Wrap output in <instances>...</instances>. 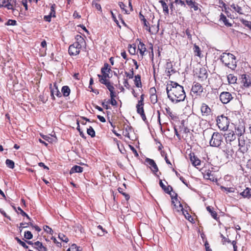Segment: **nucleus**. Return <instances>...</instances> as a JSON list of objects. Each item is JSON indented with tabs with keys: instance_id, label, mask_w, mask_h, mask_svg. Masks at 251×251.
<instances>
[{
	"instance_id": "54",
	"label": "nucleus",
	"mask_w": 251,
	"mask_h": 251,
	"mask_svg": "<svg viewBox=\"0 0 251 251\" xmlns=\"http://www.w3.org/2000/svg\"><path fill=\"white\" fill-rule=\"evenodd\" d=\"M121 189H122V188H118V191L120 193H121L123 196H124V197H125V199H126V201H128L129 199V198H130L129 195L128 194L126 193H124L123 192H121Z\"/></svg>"
},
{
	"instance_id": "44",
	"label": "nucleus",
	"mask_w": 251,
	"mask_h": 251,
	"mask_svg": "<svg viewBox=\"0 0 251 251\" xmlns=\"http://www.w3.org/2000/svg\"><path fill=\"white\" fill-rule=\"evenodd\" d=\"M24 237L26 239L30 240L32 238L33 235L30 231H26L25 232Z\"/></svg>"
},
{
	"instance_id": "14",
	"label": "nucleus",
	"mask_w": 251,
	"mask_h": 251,
	"mask_svg": "<svg viewBox=\"0 0 251 251\" xmlns=\"http://www.w3.org/2000/svg\"><path fill=\"white\" fill-rule=\"evenodd\" d=\"M144 104L137 103L136 104V107L137 113L140 115L142 120L144 122H146V121L147 120V118L144 112Z\"/></svg>"
},
{
	"instance_id": "19",
	"label": "nucleus",
	"mask_w": 251,
	"mask_h": 251,
	"mask_svg": "<svg viewBox=\"0 0 251 251\" xmlns=\"http://www.w3.org/2000/svg\"><path fill=\"white\" fill-rule=\"evenodd\" d=\"M166 114L172 120L177 121L178 119L176 114L174 113L168 106L165 107Z\"/></svg>"
},
{
	"instance_id": "31",
	"label": "nucleus",
	"mask_w": 251,
	"mask_h": 251,
	"mask_svg": "<svg viewBox=\"0 0 251 251\" xmlns=\"http://www.w3.org/2000/svg\"><path fill=\"white\" fill-rule=\"evenodd\" d=\"M138 50H139L140 54L143 56L145 52L146 51L145 45L143 43L140 42L138 45Z\"/></svg>"
},
{
	"instance_id": "15",
	"label": "nucleus",
	"mask_w": 251,
	"mask_h": 251,
	"mask_svg": "<svg viewBox=\"0 0 251 251\" xmlns=\"http://www.w3.org/2000/svg\"><path fill=\"white\" fill-rule=\"evenodd\" d=\"M236 138V135L233 131L225 134L226 142L227 144H229L231 145V142L235 141Z\"/></svg>"
},
{
	"instance_id": "41",
	"label": "nucleus",
	"mask_w": 251,
	"mask_h": 251,
	"mask_svg": "<svg viewBox=\"0 0 251 251\" xmlns=\"http://www.w3.org/2000/svg\"><path fill=\"white\" fill-rule=\"evenodd\" d=\"M125 74L126 77H128L129 79L133 78L134 76L133 69L132 68L131 69H130L129 72H125Z\"/></svg>"
},
{
	"instance_id": "8",
	"label": "nucleus",
	"mask_w": 251,
	"mask_h": 251,
	"mask_svg": "<svg viewBox=\"0 0 251 251\" xmlns=\"http://www.w3.org/2000/svg\"><path fill=\"white\" fill-rule=\"evenodd\" d=\"M50 96L53 100H55V99L54 95L58 98H60L62 96L61 93L58 89L56 83H54L53 86L51 84H50Z\"/></svg>"
},
{
	"instance_id": "59",
	"label": "nucleus",
	"mask_w": 251,
	"mask_h": 251,
	"mask_svg": "<svg viewBox=\"0 0 251 251\" xmlns=\"http://www.w3.org/2000/svg\"><path fill=\"white\" fill-rule=\"evenodd\" d=\"M107 102H110L111 104L113 106H115L117 104V102L115 100V98L111 99L110 100H109V101H107Z\"/></svg>"
},
{
	"instance_id": "62",
	"label": "nucleus",
	"mask_w": 251,
	"mask_h": 251,
	"mask_svg": "<svg viewBox=\"0 0 251 251\" xmlns=\"http://www.w3.org/2000/svg\"><path fill=\"white\" fill-rule=\"evenodd\" d=\"M51 17H52L51 16H50V15H46L44 16V19L46 21V22H50L51 21Z\"/></svg>"
},
{
	"instance_id": "45",
	"label": "nucleus",
	"mask_w": 251,
	"mask_h": 251,
	"mask_svg": "<svg viewBox=\"0 0 251 251\" xmlns=\"http://www.w3.org/2000/svg\"><path fill=\"white\" fill-rule=\"evenodd\" d=\"M97 229H100L101 230V232L97 233L98 235L99 236H102L104 234V233L106 232L105 230L100 225H99L97 227Z\"/></svg>"
},
{
	"instance_id": "32",
	"label": "nucleus",
	"mask_w": 251,
	"mask_h": 251,
	"mask_svg": "<svg viewBox=\"0 0 251 251\" xmlns=\"http://www.w3.org/2000/svg\"><path fill=\"white\" fill-rule=\"evenodd\" d=\"M227 78L228 82L230 84H235L237 81V77L232 74H229L227 75Z\"/></svg>"
},
{
	"instance_id": "7",
	"label": "nucleus",
	"mask_w": 251,
	"mask_h": 251,
	"mask_svg": "<svg viewBox=\"0 0 251 251\" xmlns=\"http://www.w3.org/2000/svg\"><path fill=\"white\" fill-rule=\"evenodd\" d=\"M172 204L174 205V210L176 212H181L183 211L184 209L181 203L177 199V194H176V196L175 197L172 196Z\"/></svg>"
},
{
	"instance_id": "26",
	"label": "nucleus",
	"mask_w": 251,
	"mask_h": 251,
	"mask_svg": "<svg viewBox=\"0 0 251 251\" xmlns=\"http://www.w3.org/2000/svg\"><path fill=\"white\" fill-rule=\"evenodd\" d=\"M159 2L161 4L162 7L163 8V11L164 14L166 15H168L169 14L168 5L163 0H159Z\"/></svg>"
},
{
	"instance_id": "60",
	"label": "nucleus",
	"mask_w": 251,
	"mask_h": 251,
	"mask_svg": "<svg viewBox=\"0 0 251 251\" xmlns=\"http://www.w3.org/2000/svg\"><path fill=\"white\" fill-rule=\"evenodd\" d=\"M129 147L131 149V150L133 151V152L134 153V155L136 156V157H138L139 156V154L136 151V150L132 146H129Z\"/></svg>"
},
{
	"instance_id": "36",
	"label": "nucleus",
	"mask_w": 251,
	"mask_h": 251,
	"mask_svg": "<svg viewBox=\"0 0 251 251\" xmlns=\"http://www.w3.org/2000/svg\"><path fill=\"white\" fill-rule=\"evenodd\" d=\"M87 133L91 137H94L95 136V131L93 128V127L91 126L87 128Z\"/></svg>"
},
{
	"instance_id": "10",
	"label": "nucleus",
	"mask_w": 251,
	"mask_h": 251,
	"mask_svg": "<svg viewBox=\"0 0 251 251\" xmlns=\"http://www.w3.org/2000/svg\"><path fill=\"white\" fill-rule=\"evenodd\" d=\"M203 87L201 84L194 82L191 89V92L196 96L200 95L203 92Z\"/></svg>"
},
{
	"instance_id": "2",
	"label": "nucleus",
	"mask_w": 251,
	"mask_h": 251,
	"mask_svg": "<svg viewBox=\"0 0 251 251\" xmlns=\"http://www.w3.org/2000/svg\"><path fill=\"white\" fill-rule=\"evenodd\" d=\"M75 39L76 41L71 45L68 49L69 53L71 56L78 55L81 49L86 46L85 40L81 35H77Z\"/></svg>"
},
{
	"instance_id": "47",
	"label": "nucleus",
	"mask_w": 251,
	"mask_h": 251,
	"mask_svg": "<svg viewBox=\"0 0 251 251\" xmlns=\"http://www.w3.org/2000/svg\"><path fill=\"white\" fill-rule=\"evenodd\" d=\"M185 2L186 4L188 5L191 8H192L193 5H195L196 3V1L193 0H186Z\"/></svg>"
},
{
	"instance_id": "21",
	"label": "nucleus",
	"mask_w": 251,
	"mask_h": 251,
	"mask_svg": "<svg viewBox=\"0 0 251 251\" xmlns=\"http://www.w3.org/2000/svg\"><path fill=\"white\" fill-rule=\"evenodd\" d=\"M108 64L107 63L104 64V67L101 68V72L102 74V77L106 78L109 77L108 73L110 72L111 69H108Z\"/></svg>"
},
{
	"instance_id": "37",
	"label": "nucleus",
	"mask_w": 251,
	"mask_h": 251,
	"mask_svg": "<svg viewBox=\"0 0 251 251\" xmlns=\"http://www.w3.org/2000/svg\"><path fill=\"white\" fill-rule=\"evenodd\" d=\"M15 239L20 245H21L25 249H28V246H27L25 243L24 241H22L19 238H18V237H15Z\"/></svg>"
},
{
	"instance_id": "56",
	"label": "nucleus",
	"mask_w": 251,
	"mask_h": 251,
	"mask_svg": "<svg viewBox=\"0 0 251 251\" xmlns=\"http://www.w3.org/2000/svg\"><path fill=\"white\" fill-rule=\"evenodd\" d=\"M191 31L189 28H187L186 30H185V33H186V35L187 36V38L189 40H192V35H191Z\"/></svg>"
},
{
	"instance_id": "46",
	"label": "nucleus",
	"mask_w": 251,
	"mask_h": 251,
	"mask_svg": "<svg viewBox=\"0 0 251 251\" xmlns=\"http://www.w3.org/2000/svg\"><path fill=\"white\" fill-rule=\"evenodd\" d=\"M182 213L186 219L189 221L193 220V218H192L191 216L188 213L187 211L183 210V211H182Z\"/></svg>"
},
{
	"instance_id": "39",
	"label": "nucleus",
	"mask_w": 251,
	"mask_h": 251,
	"mask_svg": "<svg viewBox=\"0 0 251 251\" xmlns=\"http://www.w3.org/2000/svg\"><path fill=\"white\" fill-rule=\"evenodd\" d=\"M240 21L245 26L251 29V22L248 21L244 19L240 20Z\"/></svg>"
},
{
	"instance_id": "38",
	"label": "nucleus",
	"mask_w": 251,
	"mask_h": 251,
	"mask_svg": "<svg viewBox=\"0 0 251 251\" xmlns=\"http://www.w3.org/2000/svg\"><path fill=\"white\" fill-rule=\"evenodd\" d=\"M58 238L63 242L67 243L69 241V239L68 238V237L63 233H59L58 234Z\"/></svg>"
},
{
	"instance_id": "53",
	"label": "nucleus",
	"mask_w": 251,
	"mask_h": 251,
	"mask_svg": "<svg viewBox=\"0 0 251 251\" xmlns=\"http://www.w3.org/2000/svg\"><path fill=\"white\" fill-rule=\"evenodd\" d=\"M92 5L95 6V8L98 10L101 11V7L100 4L97 3L95 1L93 0L92 1Z\"/></svg>"
},
{
	"instance_id": "64",
	"label": "nucleus",
	"mask_w": 251,
	"mask_h": 251,
	"mask_svg": "<svg viewBox=\"0 0 251 251\" xmlns=\"http://www.w3.org/2000/svg\"><path fill=\"white\" fill-rule=\"evenodd\" d=\"M231 243L233 245L234 251H237V246H236V242L235 241H232Z\"/></svg>"
},
{
	"instance_id": "23",
	"label": "nucleus",
	"mask_w": 251,
	"mask_h": 251,
	"mask_svg": "<svg viewBox=\"0 0 251 251\" xmlns=\"http://www.w3.org/2000/svg\"><path fill=\"white\" fill-rule=\"evenodd\" d=\"M159 185L162 189L166 193L171 194V191L173 190V188L171 186L166 187L165 184L163 183L162 180L159 181Z\"/></svg>"
},
{
	"instance_id": "43",
	"label": "nucleus",
	"mask_w": 251,
	"mask_h": 251,
	"mask_svg": "<svg viewBox=\"0 0 251 251\" xmlns=\"http://www.w3.org/2000/svg\"><path fill=\"white\" fill-rule=\"evenodd\" d=\"M150 98L151 102L152 104H155V103H157L158 100H157V96L156 94L151 95L150 96Z\"/></svg>"
},
{
	"instance_id": "25",
	"label": "nucleus",
	"mask_w": 251,
	"mask_h": 251,
	"mask_svg": "<svg viewBox=\"0 0 251 251\" xmlns=\"http://www.w3.org/2000/svg\"><path fill=\"white\" fill-rule=\"evenodd\" d=\"M83 168L82 167L75 165L71 168L70 173L71 174L75 173H81L83 172Z\"/></svg>"
},
{
	"instance_id": "5",
	"label": "nucleus",
	"mask_w": 251,
	"mask_h": 251,
	"mask_svg": "<svg viewBox=\"0 0 251 251\" xmlns=\"http://www.w3.org/2000/svg\"><path fill=\"white\" fill-rule=\"evenodd\" d=\"M216 121L217 125L220 129L224 131L227 129L229 124V121L227 117H226L223 115L218 116Z\"/></svg>"
},
{
	"instance_id": "50",
	"label": "nucleus",
	"mask_w": 251,
	"mask_h": 251,
	"mask_svg": "<svg viewBox=\"0 0 251 251\" xmlns=\"http://www.w3.org/2000/svg\"><path fill=\"white\" fill-rule=\"evenodd\" d=\"M98 76L99 77V78L101 77L100 79V81L101 83L105 85V84L109 82V81L106 80V78L102 77L101 75H99Z\"/></svg>"
},
{
	"instance_id": "33",
	"label": "nucleus",
	"mask_w": 251,
	"mask_h": 251,
	"mask_svg": "<svg viewBox=\"0 0 251 251\" xmlns=\"http://www.w3.org/2000/svg\"><path fill=\"white\" fill-rule=\"evenodd\" d=\"M230 6L235 11L239 14H243L242 8L239 5L233 3L230 5Z\"/></svg>"
},
{
	"instance_id": "11",
	"label": "nucleus",
	"mask_w": 251,
	"mask_h": 251,
	"mask_svg": "<svg viewBox=\"0 0 251 251\" xmlns=\"http://www.w3.org/2000/svg\"><path fill=\"white\" fill-rule=\"evenodd\" d=\"M145 163H146L147 165L150 166V168L153 173L155 174L158 171V167L153 159L146 158L145 159Z\"/></svg>"
},
{
	"instance_id": "29",
	"label": "nucleus",
	"mask_w": 251,
	"mask_h": 251,
	"mask_svg": "<svg viewBox=\"0 0 251 251\" xmlns=\"http://www.w3.org/2000/svg\"><path fill=\"white\" fill-rule=\"evenodd\" d=\"M134 84L137 87H142V82L141 80V76L139 75H137L134 76Z\"/></svg>"
},
{
	"instance_id": "35",
	"label": "nucleus",
	"mask_w": 251,
	"mask_h": 251,
	"mask_svg": "<svg viewBox=\"0 0 251 251\" xmlns=\"http://www.w3.org/2000/svg\"><path fill=\"white\" fill-rule=\"evenodd\" d=\"M55 8H56V5L55 4H51L50 6V12L49 13V15L51 16L52 17L55 18L56 17L55 15Z\"/></svg>"
},
{
	"instance_id": "4",
	"label": "nucleus",
	"mask_w": 251,
	"mask_h": 251,
	"mask_svg": "<svg viewBox=\"0 0 251 251\" xmlns=\"http://www.w3.org/2000/svg\"><path fill=\"white\" fill-rule=\"evenodd\" d=\"M238 146L239 147L238 151L244 154L246 153L251 147V140L247 137L243 136L238 138Z\"/></svg>"
},
{
	"instance_id": "16",
	"label": "nucleus",
	"mask_w": 251,
	"mask_h": 251,
	"mask_svg": "<svg viewBox=\"0 0 251 251\" xmlns=\"http://www.w3.org/2000/svg\"><path fill=\"white\" fill-rule=\"evenodd\" d=\"M190 160L193 166L197 167L201 165V161L195 155L194 153H191L189 154Z\"/></svg>"
},
{
	"instance_id": "30",
	"label": "nucleus",
	"mask_w": 251,
	"mask_h": 251,
	"mask_svg": "<svg viewBox=\"0 0 251 251\" xmlns=\"http://www.w3.org/2000/svg\"><path fill=\"white\" fill-rule=\"evenodd\" d=\"M61 92L64 97H68L70 94V89L68 86H64L61 89Z\"/></svg>"
},
{
	"instance_id": "52",
	"label": "nucleus",
	"mask_w": 251,
	"mask_h": 251,
	"mask_svg": "<svg viewBox=\"0 0 251 251\" xmlns=\"http://www.w3.org/2000/svg\"><path fill=\"white\" fill-rule=\"evenodd\" d=\"M44 229L45 231H46V232H47V233H50V234H53V231L52 229L51 228H50V227L49 226H44Z\"/></svg>"
},
{
	"instance_id": "49",
	"label": "nucleus",
	"mask_w": 251,
	"mask_h": 251,
	"mask_svg": "<svg viewBox=\"0 0 251 251\" xmlns=\"http://www.w3.org/2000/svg\"><path fill=\"white\" fill-rule=\"evenodd\" d=\"M175 3H176V4L180 5L181 6H183L184 7H186V3H185L184 1L182 0H175Z\"/></svg>"
},
{
	"instance_id": "58",
	"label": "nucleus",
	"mask_w": 251,
	"mask_h": 251,
	"mask_svg": "<svg viewBox=\"0 0 251 251\" xmlns=\"http://www.w3.org/2000/svg\"><path fill=\"white\" fill-rule=\"evenodd\" d=\"M149 93L150 94V96L151 95H155L156 94V90L155 87H153L150 89Z\"/></svg>"
},
{
	"instance_id": "20",
	"label": "nucleus",
	"mask_w": 251,
	"mask_h": 251,
	"mask_svg": "<svg viewBox=\"0 0 251 251\" xmlns=\"http://www.w3.org/2000/svg\"><path fill=\"white\" fill-rule=\"evenodd\" d=\"M235 130L236 135H238L239 137H242V135L245 132V127L244 125H240L235 128Z\"/></svg>"
},
{
	"instance_id": "13",
	"label": "nucleus",
	"mask_w": 251,
	"mask_h": 251,
	"mask_svg": "<svg viewBox=\"0 0 251 251\" xmlns=\"http://www.w3.org/2000/svg\"><path fill=\"white\" fill-rule=\"evenodd\" d=\"M207 76L208 74L206 69L204 67L201 68L199 70L198 75L199 80L200 81H203L207 78Z\"/></svg>"
},
{
	"instance_id": "18",
	"label": "nucleus",
	"mask_w": 251,
	"mask_h": 251,
	"mask_svg": "<svg viewBox=\"0 0 251 251\" xmlns=\"http://www.w3.org/2000/svg\"><path fill=\"white\" fill-rule=\"evenodd\" d=\"M201 110L202 116H208L211 113V109L205 103H202L201 107Z\"/></svg>"
},
{
	"instance_id": "55",
	"label": "nucleus",
	"mask_w": 251,
	"mask_h": 251,
	"mask_svg": "<svg viewBox=\"0 0 251 251\" xmlns=\"http://www.w3.org/2000/svg\"><path fill=\"white\" fill-rule=\"evenodd\" d=\"M105 85L110 92L114 90V87L110 84L109 81L105 84Z\"/></svg>"
},
{
	"instance_id": "6",
	"label": "nucleus",
	"mask_w": 251,
	"mask_h": 251,
	"mask_svg": "<svg viewBox=\"0 0 251 251\" xmlns=\"http://www.w3.org/2000/svg\"><path fill=\"white\" fill-rule=\"evenodd\" d=\"M223 136L219 132H214L209 141L210 145L213 147H219L223 142Z\"/></svg>"
},
{
	"instance_id": "28",
	"label": "nucleus",
	"mask_w": 251,
	"mask_h": 251,
	"mask_svg": "<svg viewBox=\"0 0 251 251\" xmlns=\"http://www.w3.org/2000/svg\"><path fill=\"white\" fill-rule=\"evenodd\" d=\"M206 210L210 214L211 216L213 218H214L215 220H217V219L219 218L218 217L217 213L216 211L213 210V208H211V206H207Z\"/></svg>"
},
{
	"instance_id": "27",
	"label": "nucleus",
	"mask_w": 251,
	"mask_h": 251,
	"mask_svg": "<svg viewBox=\"0 0 251 251\" xmlns=\"http://www.w3.org/2000/svg\"><path fill=\"white\" fill-rule=\"evenodd\" d=\"M34 248H37L39 251H46L47 248L43 246L41 242L37 241L34 243Z\"/></svg>"
},
{
	"instance_id": "61",
	"label": "nucleus",
	"mask_w": 251,
	"mask_h": 251,
	"mask_svg": "<svg viewBox=\"0 0 251 251\" xmlns=\"http://www.w3.org/2000/svg\"><path fill=\"white\" fill-rule=\"evenodd\" d=\"M124 85L127 89H129L130 85H129L127 79H125L124 81Z\"/></svg>"
},
{
	"instance_id": "57",
	"label": "nucleus",
	"mask_w": 251,
	"mask_h": 251,
	"mask_svg": "<svg viewBox=\"0 0 251 251\" xmlns=\"http://www.w3.org/2000/svg\"><path fill=\"white\" fill-rule=\"evenodd\" d=\"M110 13L111 14L112 18L113 20V21L117 24V25L120 27V26L119 25V22L116 19V17L115 15L113 13V12L112 11H110Z\"/></svg>"
},
{
	"instance_id": "9",
	"label": "nucleus",
	"mask_w": 251,
	"mask_h": 251,
	"mask_svg": "<svg viewBox=\"0 0 251 251\" xmlns=\"http://www.w3.org/2000/svg\"><path fill=\"white\" fill-rule=\"evenodd\" d=\"M232 99L231 94L228 92H223L220 95V100L224 104L228 103Z\"/></svg>"
},
{
	"instance_id": "24",
	"label": "nucleus",
	"mask_w": 251,
	"mask_h": 251,
	"mask_svg": "<svg viewBox=\"0 0 251 251\" xmlns=\"http://www.w3.org/2000/svg\"><path fill=\"white\" fill-rule=\"evenodd\" d=\"M241 195L244 198L250 199L251 198V189L249 188H246L242 192L240 193Z\"/></svg>"
},
{
	"instance_id": "17",
	"label": "nucleus",
	"mask_w": 251,
	"mask_h": 251,
	"mask_svg": "<svg viewBox=\"0 0 251 251\" xmlns=\"http://www.w3.org/2000/svg\"><path fill=\"white\" fill-rule=\"evenodd\" d=\"M241 79V83L245 87H249L251 85V81L249 75H242Z\"/></svg>"
},
{
	"instance_id": "40",
	"label": "nucleus",
	"mask_w": 251,
	"mask_h": 251,
	"mask_svg": "<svg viewBox=\"0 0 251 251\" xmlns=\"http://www.w3.org/2000/svg\"><path fill=\"white\" fill-rule=\"evenodd\" d=\"M128 48V51L130 54H131L132 55H134L135 54L136 47L135 45L134 46H132L131 45H129Z\"/></svg>"
},
{
	"instance_id": "22",
	"label": "nucleus",
	"mask_w": 251,
	"mask_h": 251,
	"mask_svg": "<svg viewBox=\"0 0 251 251\" xmlns=\"http://www.w3.org/2000/svg\"><path fill=\"white\" fill-rule=\"evenodd\" d=\"M220 21H222L226 26L230 27L232 26V24L228 22L226 16L223 13H221Z\"/></svg>"
},
{
	"instance_id": "1",
	"label": "nucleus",
	"mask_w": 251,
	"mask_h": 251,
	"mask_svg": "<svg viewBox=\"0 0 251 251\" xmlns=\"http://www.w3.org/2000/svg\"><path fill=\"white\" fill-rule=\"evenodd\" d=\"M168 98L173 103H177L184 100L186 97L183 86L177 83L171 81L166 87Z\"/></svg>"
},
{
	"instance_id": "63",
	"label": "nucleus",
	"mask_w": 251,
	"mask_h": 251,
	"mask_svg": "<svg viewBox=\"0 0 251 251\" xmlns=\"http://www.w3.org/2000/svg\"><path fill=\"white\" fill-rule=\"evenodd\" d=\"M144 94H142L141 97H140V100H139L138 101V103H139V104H144Z\"/></svg>"
},
{
	"instance_id": "3",
	"label": "nucleus",
	"mask_w": 251,
	"mask_h": 251,
	"mask_svg": "<svg viewBox=\"0 0 251 251\" xmlns=\"http://www.w3.org/2000/svg\"><path fill=\"white\" fill-rule=\"evenodd\" d=\"M220 59L225 66L232 70H234L237 66L235 56L230 53L224 52L220 57Z\"/></svg>"
},
{
	"instance_id": "34",
	"label": "nucleus",
	"mask_w": 251,
	"mask_h": 251,
	"mask_svg": "<svg viewBox=\"0 0 251 251\" xmlns=\"http://www.w3.org/2000/svg\"><path fill=\"white\" fill-rule=\"evenodd\" d=\"M5 164L6 166L10 169H13L15 167V163L14 161L9 159L6 160Z\"/></svg>"
},
{
	"instance_id": "42",
	"label": "nucleus",
	"mask_w": 251,
	"mask_h": 251,
	"mask_svg": "<svg viewBox=\"0 0 251 251\" xmlns=\"http://www.w3.org/2000/svg\"><path fill=\"white\" fill-rule=\"evenodd\" d=\"M194 51L196 53V55L198 56H200L201 55V50L200 47L196 44L194 46Z\"/></svg>"
},
{
	"instance_id": "12",
	"label": "nucleus",
	"mask_w": 251,
	"mask_h": 251,
	"mask_svg": "<svg viewBox=\"0 0 251 251\" xmlns=\"http://www.w3.org/2000/svg\"><path fill=\"white\" fill-rule=\"evenodd\" d=\"M203 176L205 179H209L213 182L217 181V180L215 176L214 172L210 169L206 170L204 171L203 173Z\"/></svg>"
},
{
	"instance_id": "51",
	"label": "nucleus",
	"mask_w": 251,
	"mask_h": 251,
	"mask_svg": "<svg viewBox=\"0 0 251 251\" xmlns=\"http://www.w3.org/2000/svg\"><path fill=\"white\" fill-rule=\"evenodd\" d=\"M143 24L144 25V26H146V29L149 32H151V27L149 26V23L147 22V21L145 20V21H143Z\"/></svg>"
},
{
	"instance_id": "48",
	"label": "nucleus",
	"mask_w": 251,
	"mask_h": 251,
	"mask_svg": "<svg viewBox=\"0 0 251 251\" xmlns=\"http://www.w3.org/2000/svg\"><path fill=\"white\" fill-rule=\"evenodd\" d=\"M17 24V22L14 20L9 19L5 24L7 25H15Z\"/></svg>"
}]
</instances>
